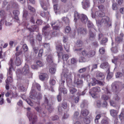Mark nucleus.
I'll return each mask as SVG.
<instances>
[{
  "label": "nucleus",
  "mask_w": 124,
  "mask_h": 124,
  "mask_svg": "<svg viewBox=\"0 0 124 124\" xmlns=\"http://www.w3.org/2000/svg\"><path fill=\"white\" fill-rule=\"evenodd\" d=\"M92 45L94 48L97 47L98 46V43L97 42V41H95L93 42L92 44Z\"/></svg>",
  "instance_id": "nucleus-47"
},
{
  "label": "nucleus",
  "mask_w": 124,
  "mask_h": 124,
  "mask_svg": "<svg viewBox=\"0 0 124 124\" xmlns=\"http://www.w3.org/2000/svg\"><path fill=\"white\" fill-rule=\"evenodd\" d=\"M123 75L122 73L120 72L116 73V78H119L122 77Z\"/></svg>",
  "instance_id": "nucleus-56"
},
{
  "label": "nucleus",
  "mask_w": 124,
  "mask_h": 124,
  "mask_svg": "<svg viewBox=\"0 0 124 124\" xmlns=\"http://www.w3.org/2000/svg\"><path fill=\"white\" fill-rule=\"evenodd\" d=\"M87 25L88 27L89 28L92 27L93 26V24L89 21L87 22Z\"/></svg>",
  "instance_id": "nucleus-52"
},
{
  "label": "nucleus",
  "mask_w": 124,
  "mask_h": 124,
  "mask_svg": "<svg viewBox=\"0 0 124 124\" xmlns=\"http://www.w3.org/2000/svg\"><path fill=\"white\" fill-rule=\"evenodd\" d=\"M60 22L57 21L55 22H52L51 23L52 26L53 27L54 30H57L59 29V26L60 24Z\"/></svg>",
  "instance_id": "nucleus-15"
},
{
  "label": "nucleus",
  "mask_w": 124,
  "mask_h": 124,
  "mask_svg": "<svg viewBox=\"0 0 124 124\" xmlns=\"http://www.w3.org/2000/svg\"><path fill=\"white\" fill-rule=\"evenodd\" d=\"M78 32L79 34L85 35L86 33V29L82 27H79L78 30Z\"/></svg>",
  "instance_id": "nucleus-16"
},
{
  "label": "nucleus",
  "mask_w": 124,
  "mask_h": 124,
  "mask_svg": "<svg viewBox=\"0 0 124 124\" xmlns=\"http://www.w3.org/2000/svg\"><path fill=\"white\" fill-rule=\"evenodd\" d=\"M13 13L14 16H18L19 14L20 13L18 11L16 10L13 11Z\"/></svg>",
  "instance_id": "nucleus-58"
},
{
  "label": "nucleus",
  "mask_w": 124,
  "mask_h": 124,
  "mask_svg": "<svg viewBox=\"0 0 124 124\" xmlns=\"http://www.w3.org/2000/svg\"><path fill=\"white\" fill-rule=\"evenodd\" d=\"M52 32V31H50L48 32H45L44 35L46 39L47 40L50 39L52 37L51 33Z\"/></svg>",
  "instance_id": "nucleus-17"
},
{
  "label": "nucleus",
  "mask_w": 124,
  "mask_h": 124,
  "mask_svg": "<svg viewBox=\"0 0 124 124\" xmlns=\"http://www.w3.org/2000/svg\"><path fill=\"white\" fill-rule=\"evenodd\" d=\"M89 113L88 111L86 109L82 110L81 112L82 115L85 116H86L88 115Z\"/></svg>",
  "instance_id": "nucleus-30"
},
{
  "label": "nucleus",
  "mask_w": 124,
  "mask_h": 124,
  "mask_svg": "<svg viewBox=\"0 0 124 124\" xmlns=\"http://www.w3.org/2000/svg\"><path fill=\"white\" fill-rule=\"evenodd\" d=\"M49 26L48 25H46V26L43 27L42 28V31L43 32L44 34V33L45 32H46L45 31L46 30L47 28H49Z\"/></svg>",
  "instance_id": "nucleus-53"
},
{
  "label": "nucleus",
  "mask_w": 124,
  "mask_h": 124,
  "mask_svg": "<svg viewBox=\"0 0 124 124\" xmlns=\"http://www.w3.org/2000/svg\"><path fill=\"white\" fill-rule=\"evenodd\" d=\"M36 63L38 66L40 67H42L43 65L42 62L39 61H37Z\"/></svg>",
  "instance_id": "nucleus-43"
},
{
  "label": "nucleus",
  "mask_w": 124,
  "mask_h": 124,
  "mask_svg": "<svg viewBox=\"0 0 124 124\" xmlns=\"http://www.w3.org/2000/svg\"><path fill=\"white\" fill-rule=\"evenodd\" d=\"M12 70H11V69L10 68L9 69V70L8 71L7 74L8 78L6 81H7L8 82V83L9 84V82H11L13 81L12 79Z\"/></svg>",
  "instance_id": "nucleus-11"
},
{
  "label": "nucleus",
  "mask_w": 124,
  "mask_h": 124,
  "mask_svg": "<svg viewBox=\"0 0 124 124\" xmlns=\"http://www.w3.org/2000/svg\"><path fill=\"white\" fill-rule=\"evenodd\" d=\"M23 62L22 58H20L19 57H16L15 61V64L17 66L20 65Z\"/></svg>",
  "instance_id": "nucleus-20"
},
{
  "label": "nucleus",
  "mask_w": 124,
  "mask_h": 124,
  "mask_svg": "<svg viewBox=\"0 0 124 124\" xmlns=\"http://www.w3.org/2000/svg\"><path fill=\"white\" fill-rule=\"evenodd\" d=\"M28 111L27 112V116L29 118L30 121L32 124H34L36 120L37 117L34 115H33L32 112L30 111V108H27Z\"/></svg>",
  "instance_id": "nucleus-6"
},
{
  "label": "nucleus",
  "mask_w": 124,
  "mask_h": 124,
  "mask_svg": "<svg viewBox=\"0 0 124 124\" xmlns=\"http://www.w3.org/2000/svg\"><path fill=\"white\" fill-rule=\"evenodd\" d=\"M77 18H80L82 22L84 23H86L88 20L87 16H74V20L75 21L77 20Z\"/></svg>",
  "instance_id": "nucleus-12"
},
{
  "label": "nucleus",
  "mask_w": 124,
  "mask_h": 124,
  "mask_svg": "<svg viewBox=\"0 0 124 124\" xmlns=\"http://www.w3.org/2000/svg\"><path fill=\"white\" fill-rule=\"evenodd\" d=\"M55 80L53 79H51L50 81V83L51 85H54L55 83Z\"/></svg>",
  "instance_id": "nucleus-62"
},
{
  "label": "nucleus",
  "mask_w": 124,
  "mask_h": 124,
  "mask_svg": "<svg viewBox=\"0 0 124 124\" xmlns=\"http://www.w3.org/2000/svg\"><path fill=\"white\" fill-rule=\"evenodd\" d=\"M101 68L102 69H106L108 71H109V65L108 63L105 62L101 63L100 65Z\"/></svg>",
  "instance_id": "nucleus-19"
},
{
  "label": "nucleus",
  "mask_w": 124,
  "mask_h": 124,
  "mask_svg": "<svg viewBox=\"0 0 124 124\" xmlns=\"http://www.w3.org/2000/svg\"><path fill=\"white\" fill-rule=\"evenodd\" d=\"M71 29L70 27L68 26H67L65 28V31L67 33H69Z\"/></svg>",
  "instance_id": "nucleus-60"
},
{
  "label": "nucleus",
  "mask_w": 124,
  "mask_h": 124,
  "mask_svg": "<svg viewBox=\"0 0 124 124\" xmlns=\"http://www.w3.org/2000/svg\"><path fill=\"white\" fill-rule=\"evenodd\" d=\"M47 61L49 63H51L53 62V58L51 54L47 56L46 59Z\"/></svg>",
  "instance_id": "nucleus-26"
},
{
  "label": "nucleus",
  "mask_w": 124,
  "mask_h": 124,
  "mask_svg": "<svg viewBox=\"0 0 124 124\" xmlns=\"http://www.w3.org/2000/svg\"><path fill=\"white\" fill-rule=\"evenodd\" d=\"M56 71V69L54 68H51L49 70V72L51 73H54Z\"/></svg>",
  "instance_id": "nucleus-55"
},
{
  "label": "nucleus",
  "mask_w": 124,
  "mask_h": 124,
  "mask_svg": "<svg viewBox=\"0 0 124 124\" xmlns=\"http://www.w3.org/2000/svg\"><path fill=\"white\" fill-rule=\"evenodd\" d=\"M111 51L114 53H116L118 52L117 47L116 46L113 47L111 49Z\"/></svg>",
  "instance_id": "nucleus-42"
},
{
  "label": "nucleus",
  "mask_w": 124,
  "mask_h": 124,
  "mask_svg": "<svg viewBox=\"0 0 124 124\" xmlns=\"http://www.w3.org/2000/svg\"><path fill=\"white\" fill-rule=\"evenodd\" d=\"M62 106L64 109H67V110L68 111L69 110V107L67 106L66 102H63L62 104Z\"/></svg>",
  "instance_id": "nucleus-36"
},
{
  "label": "nucleus",
  "mask_w": 124,
  "mask_h": 124,
  "mask_svg": "<svg viewBox=\"0 0 124 124\" xmlns=\"http://www.w3.org/2000/svg\"><path fill=\"white\" fill-rule=\"evenodd\" d=\"M45 106L46 108H47L48 111L51 112L53 110V108L51 107L50 105H48V100L47 99L46 97H45Z\"/></svg>",
  "instance_id": "nucleus-13"
},
{
  "label": "nucleus",
  "mask_w": 124,
  "mask_h": 124,
  "mask_svg": "<svg viewBox=\"0 0 124 124\" xmlns=\"http://www.w3.org/2000/svg\"><path fill=\"white\" fill-rule=\"evenodd\" d=\"M82 54L84 56H87L88 58H91L93 57L95 55V52L94 50H91L88 52L84 50L82 51Z\"/></svg>",
  "instance_id": "nucleus-10"
},
{
  "label": "nucleus",
  "mask_w": 124,
  "mask_h": 124,
  "mask_svg": "<svg viewBox=\"0 0 124 124\" xmlns=\"http://www.w3.org/2000/svg\"><path fill=\"white\" fill-rule=\"evenodd\" d=\"M22 71L23 74L24 75H27L29 73V67L28 65L25 64L24 66L22 69Z\"/></svg>",
  "instance_id": "nucleus-14"
},
{
  "label": "nucleus",
  "mask_w": 124,
  "mask_h": 124,
  "mask_svg": "<svg viewBox=\"0 0 124 124\" xmlns=\"http://www.w3.org/2000/svg\"><path fill=\"white\" fill-rule=\"evenodd\" d=\"M99 52L100 54H104L105 52V49L104 48L102 47L100 48L99 50Z\"/></svg>",
  "instance_id": "nucleus-50"
},
{
  "label": "nucleus",
  "mask_w": 124,
  "mask_h": 124,
  "mask_svg": "<svg viewBox=\"0 0 124 124\" xmlns=\"http://www.w3.org/2000/svg\"><path fill=\"white\" fill-rule=\"evenodd\" d=\"M112 89L114 92H116L119 89L118 85L116 82L113 83L112 85Z\"/></svg>",
  "instance_id": "nucleus-18"
},
{
  "label": "nucleus",
  "mask_w": 124,
  "mask_h": 124,
  "mask_svg": "<svg viewBox=\"0 0 124 124\" xmlns=\"http://www.w3.org/2000/svg\"><path fill=\"white\" fill-rule=\"evenodd\" d=\"M63 20L65 23L68 24L69 23V20L67 17H65L64 18Z\"/></svg>",
  "instance_id": "nucleus-63"
},
{
  "label": "nucleus",
  "mask_w": 124,
  "mask_h": 124,
  "mask_svg": "<svg viewBox=\"0 0 124 124\" xmlns=\"http://www.w3.org/2000/svg\"><path fill=\"white\" fill-rule=\"evenodd\" d=\"M113 99L115 101H118L120 99L119 98L117 94H116L114 95Z\"/></svg>",
  "instance_id": "nucleus-59"
},
{
  "label": "nucleus",
  "mask_w": 124,
  "mask_h": 124,
  "mask_svg": "<svg viewBox=\"0 0 124 124\" xmlns=\"http://www.w3.org/2000/svg\"><path fill=\"white\" fill-rule=\"evenodd\" d=\"M101 124H108V121L106 119H103L101 121Z\"/></svg>",
  "instance_id": "nucleus-41"
},
{
  "label": "nucleus",
  "mask_w": 124,
  "mask_h": 124,
  "mask_svg": "<svg viewBox=\"0 0 124 124\" xmlns=\"http://www.w3.org/2000/svg\"><path fill=\"white\" fill-rule=\"evenodd\" d=\"M48 76L46 73H41L39 75V78L42 80H44L45 78H48Z\"/></svg>",
  "instance_id": "nucleus-24"
},
{
  "label": "nucleus",
  "mask_w": 124,
  "mask_h": 124,
  "mask_svg": "<svg viewBox=\"0 0 124 124\" xmlns=\"http://www.w3.org/2000/svg\"><path fill=\"white\" fill-rule=\"evenodd\" d=\"M31 95L30 97L31 99L35 101L38 100V99H41V95L39 94V95L36 94V92L34 90H32L30 93Z\"/></svg>",
  "instance_id": "nucleus-9"
},
{
  "label": "nucleus",
  "mask_w": 124,
  "mask_h": 124,
  "mask_svg": "<svg viewBox=\"0 0 124 124\" xmlns=\"http://www.w3.org/2000/svg\"><path fill=\"white\" fill-rule=\"evenodd\" d=\"M104 13L101 11H96L95 13V16H101L103 15Z\"/></svg>",
  "instance_id": "nucleus-35"
},
{
  "label": "nucleus",
  "mask_w": 124,
  "mask_h": 124,
  "mask_svg": "<svg viewBox=\"0 0 124 124\" xmlns=\"http://www.w3.org/2000/svg\"><path fill=\"white\" fill-rule=\"evenodd\" d=\"M64 46L65 49L67 52H69V46L66 43H65L64 44Z\"/></svg>",
  "instance_id": "nucleus-37"
},
{
  "label": "nucleus",
  "mask_w": 124,
  "mask_h": 124,
  "mask_svg": "<svg viewBox=\"0 0 124 124\" xmlns=\"http://www.w3.org/2000/svg\"><path fill=\"white\" fill-rule=\"evenodd\" d=\"M35 109L36 110L41 114H45V112L43 111V109H42L40 107H37L35 108Z\"/></svg>",
  "instance_id": "nucleus-29"
},
{
  "label": "nucleus",
  "mask_w": 124,
  "mask_h": 124,
  "mask_svg": "<svg viewBox=\"0 0 124 124\" xmlns=\"http://www.w3.org/2000/svg\"><path fill=\"white\" fill-rule=\"evenodd\" d=\"M63 71L61 75V80L60 82V85L59 86V90L60 92H63L64 94H66L67 92V90L64 88V83H65V79L66 78L67 82V79L66 78L68 77V69L67 66L64 65H63Z\"/></svg>",
  "instance_id": "nucleus-1"
},
{
  "label": "nucleus",
  "mask_w": 124,
  "mask_h": 124,
  "mask_svg": "<svg viewBox=\"0 0 124 124\" xmlns=\"http://www.w3.org/2000/svg\"><path fill=\"white\" fill-rule=\"evenodd\" d=\"M99 9L101 10V11H103L104 9V7L102 5H98V6Z\"/></svg>",
  "instance_id": "nucleus-48"
},
{
  "label": "nucleus",
  "mask_w": 124,
  "mask_h": 124,
  "mask_svg": "<svg viewBox=\"0 0 124 124\" xmlns=\"http://www.w3.org/2000/svg\"><path fill=\"white\" fill-rule=\"evenodd\" d=\"M56 47V49L58 53V52L61 51L62 49V45L61 44H59L57 45Z\"/></svg>",
  "instance_id": "nucleus-27"
},
{
  "label": "nucleus",
  "mask_w": 124,
  "mask_h": 124,
  "mask_svg": "<svg viewBox=\"0 0 124 124\" xmlns=\"http://www.w3.org/2000/svg\"><path fill=\"white\" fill-rule=\"evenodd\" d=\"M90 34V37L89 39H90L92 40V38H94L95 35V34H94L93 33L91 32H89Z\"/></svg>",
  "instance_id": "nucleus-45"
},
{
  "label": "nucleus",
  "mask_w": 124,
  "mask_h": 124,
  "mask_svg": "<svg viewBox=\"0 0 124 124\" xmlns=\"http://www.w3.org/2000/svg\"><path fill=\"white\" fill-rule=\"evenodd\" d=\"M96 84H98L101 86H103L105 85V83L104 81L97 80L95 78H93L91 79L90 82L89 83V86H90L91 85L94 86Z\"/></svg>",
  "instance_id": "nucleus-7"
},
{
  "label": "nucleus",
  "mask_w": 124,
  "mask_h": 124,
  "mask_svg": "<svg viewBox=\"0 0 124 124\" xmlns=\"http://www.w3.org/2000/svg\"><path fill=\"white\" fill-rule=\"evenodd\" d=\"M86 61V59L84 57H80L79 59V62H85Z\"/></svg>",
  "instance_id": "nucleus-46"
},
{
  "label": "nucleus",
  "mask_w": 124,
  "mask_h": 124,
  "mask_svg": "<svg viewBox=\"0 0 124 124\" xmlns=\"http://www.w3.org/2000/svg\"><path fill=\"white\" fill-rule=\"evenodd\" d=\"M113 76V74L111 73H109L108 74L107 78L108 79L111 78Z\"/></svg>",
  "instance_id": "nucleus-51"
},
{
  "label": "nucleus",
  "mask_w": 124,
  "mask_h": 124,
  "mask_svg": "<svg viewBox=\"0 0 124 124\" xmlns=\"http://www.w3.org/2000/svg\"><path fill=\"white\" fill-rule=\"evenodd\" d=\"M79 113L78 112H75L73 114V119L74 120L78 118L79 115Z\"/></svg>",
  "instance_id": "nucleus-34"
},
{
  "label": "nucleus",
  "mask_w": 124,
  "mask_h": 124,
  "mask_svg": "<svg viewBox=\"0 0 124 124\" xmlns=\"http://www.w3.org/2000/svg\"><path fill=\"white\" fill-rule=\"evenodd\" d=\"M28 8L31 12L33 13L35 12V10L30 5H28Z\"/></svg>",
  "instance_id": "nucleus-44"
},
{
  "label": "nucleus",
  "mask_w": 124,
  "mask_h": 124,
  "mask_svg": "<svg viewBox=\"0 0 124 124\" xmlns=\"http://www.w3.org/2000/svg\"><path fill=\"white\" fill-rule=\"evenodd\" d=\"M112 8L113 10H116L117 9V7L116 6V3H113Z\"/></svg>",
  "instance_id": "nucleus-61"
},
{
  "label": "nucleus",
  "mask_w": 124,
  "mask_h": 124,
  "mask_svg": "<svg viewBox=\"0 0 124 124\" xmlns=\"http://www.w3.org/2000/svg\"><path fill=\"white\" fill-rule=\"evenodd\" d=\"M102 90L104 91L103 93L105 94H103L101 95V99L102 100L106 101L109 99L111 96V93L107 88H102Z\"/></svg>",
  "instance_id": "nucleus-3"
},
{
  "label": "nucleus",
  "mask_w": 124,
  "mask_h": 124,
  "mask_svg": "<svg viewBox=\"0 0 124 124\" xmlns=\"http://www.w3.org/2000/svg\"><path fill=\"white\" fill-rule=\"evenodd\" d=\"M110 111V115L113 117H116L117 116L118 113L117 111L114 109H111Z\"/></svg>",
  "instance_id": "nucleus-25"
},
{
  "label": "nucleus",
  "mask_w": 124,
  "mask_h": 124,
  "mask_svg": "<svg viewBox=\"0 0 124 124\" xmlns=\"http://www.w3.org/2000/svg\"><path fill=\"white\" fill-rule=\"evenodd\" d=\"M69 58V56L67 54H64L62 56V59L64 61H66Z\"/></svg>",
  "instance_id": "nucleus-40"
},
{
  "label": "nucleus",
  "mask_w": 124,
  "mask_h": 124,
  "mask_svg": "<svg viewBox=\"0 0 124 124\" xmlns=\"http://www.w3.org/2000/svg\"><path fill=\"white\" fill-rule=\"evenodd\" d=\"M110 105L113 107H116V103L112 100L110 101Z\"/></svg>",
  "instance_id": "nucleus-57"
},
{
  "label": "nucleus",
  "mask_w": 124,
  "mask_h": 124,
  "mask_svg": "<svg viewBox=\"0 0 124 124\" xmlns=\"http://www.w3.org/2000/svg\"><path fill=\"white\" fill-rule=\"evenodd\" d=\"M82 41L80 40H78L77 41L76 43L77 46L78 47H81L82 45Z\"/></svg>",
  "instance_id": "nucleus-49"
},
{
  "label": "nucleus",
  "mask_w": 124,
  "mask_h": 124,
  "mask_svg": "<svg viewBox=\"0 0 124 124\" xmlns=\"http://www.w3.org/2000/svg\"><path fill=\"white\" fill-rule=\"evenodd\" d=\"M23 50L24 52L27 51L28 50V47L26 44H24L21 47L20 45H19L17 46L16 49V51H19L17 52L15 54L16 56H18L19 55L22 54L23 53L22 50Z\"/></svg>",
  "instance_id": "nucleus-2"
},
{
  "label": "nucleus",
  "mask_w": 124,
  "mask_h": 124,
  "mask_svg": "<svg viewBox=\"0 0 124 124\" xmlns=\"http://www.w3.org/2000/svg\"><path fill=\"white\" fill-rule=\"evenodd\" d=\"M29 30L31 32L34 31H38L39 28L36 25H33L32 26L31 28H29Z\"/></svg>",
  "instance_id": "nucleus-23"
},
{
  "label": "nucleus",
  "mask_w": 124,
  "mask_h": 124,
  "mask_svg": "<svg viewBox=\"0 0 124 124\" xmlns=\"http://www.w3.org/2000/svg\"><path fill=\"white\" fill-rule=\"evenodd\" d=\"M124 34L123 33H121L120 34V37H117L115 38L116 41L118 43H119L123 39V37L124 36Z\"/></svg>",
  "instance_id": "nucleus-22"
},
{
  "label": "nucleus",
  "mask_w": 124,
  "mask_h": 124,
  "mask_svg": "<svg viewBox=\"0 0 124 124\" xmlns=\"http://www.w3.org/2000/svg\"><path fill=\"white\" fill-rule=\"evenodd\" d=\"M69 91L71 93L73 94L77 91V90L73 87H70Z\"/></svg>",
  "instance_id": "nucleus-31"
},
{
  "label": "nucleus",
  "mask_w": 124,
  "mask_h": 124,
  "mask_svg": "<svg viewBox=\"0 0 124 124\" xmlns=\"http://www.w3.org/2000/svg\"><path fill=\"white\" fill-rule=\"evenodd\" d=\"M101 91L100 87L99 86H96L91 89L90 90L89 93L92 97L96 98L97 97V94L96 93L100 92Z\"/></svg>",
  "instance_id": "nucleus-4"
},
{
  "label": "nucleus",
  "mask_w": 124,
  "mask_h": 124,
  "mask_svg": "<svg viewBox=\"0 0 124 124\" xmlns=\"http://www.w3.org/2000/svg\"><path fill=\"white\" fill-rule=\"evenodd\" d=\"M90 78V76L88 75H83L81 76V78H84L85 80H86L88 81V79Z\"/></svg>",
  "instance_id": "nucleus-39"
},
{
  "label": "nucleus",
  "mask_w": 124,
  "mask_h": 124,
  "mask_svg": "<svg viewBox=\"0 0 124 124\" xmlns=\"http://www.w3.org/2000/svg\"><path fill=\"white\" fill-rule=\"evenodd\" d=\"M84 121L85 123L87 124L89 123L90 122L89 119L87 118H85L84 119Z\"/></svg>",
  "instance_id": "nucleus-64"
},
{
  "label": "nucleus",
  "mask_w": 124,
  "mask_h": 124,
  "mask_svg": "<svg viewBox=\"0 0 124 124\" xmlns=\"http://www.w3.org/2000/svg\"><path fill=\"white\" fill-rule=\"evenodd\" d=\"M80 76L79 74H77L75 76L74 78V83L77 85L78 87L81 86L83 83V81L81 79Z\"/></svg>",
  "instance_id": "nucleus-8"
},
{
  "label": "nucleus",
  "mask_w": 124,
  "mask_h": 124,
  "mask_svg": "<svg viewBox=\"0 0 124 124\" xmlns=\"http://www.w3.org/2000/svg\"><path fill=\"white\" fill-rule=\"evenodd\" d=\"M41 5L42 7L45 10H47V7L49 6V4L47 1L46 3H43V5L42 6V3H41Z\"/></svg>",
  "instance_id": "nucleus-28"
},
{
  "label": "nucleus",
  "mask_w": 124,
  "mask_h": 124,
  "mask_svg": "<svg viewBox=\"0 0 124 124\" xmlns=\"http://www.w3.org/2000/svg\"><path fill=\"white\" fill-rule=\"evenodd\" d=\"M108 41L107 39L106 38H103L101 42V43L102 44H103L106 42Z\"/></svg>",
  "instance_id": "nucleus-54"
},
{
  "label": "nucleus",
  "mask_w": 124,
  "mask_h": 124,
  "mask_svg": "<svg viewBox=\"0 0 124 124\" xmlns=\"http://www.w3.org/2000/svg\"><path fill=\"white\" fill-rule=\"evenodd\" d=\"M102 115L99 114L97 115L96 116V119H95V122L96 123H98V120L100 119L101 116Z\"/></svg>",
  "instance_id": "nucleus-33"
},
{
  "label": "nucleus",
  "mask_w": 124,
  "mask_h": 124,
  "mask_svg": "<svg viewBox=\"0 0 124 124\" xmlns=\"http://www.w3.org/2000/svg\"><path fill=\"white\" fill-rule=\"evenodd\" d=\"M35 88L37 89L39 91L41 90V86L40 85L35 82L33 84L32 88L33 90Z\"/></svg>",
  "instance_id": "nucleus-21"
},
{
  "label": "nucleus",
  "mask_w": 124,
  "mask_h": 124,
  "mask_svg": "<svg viewBox=\"0 0 124 124\" xmlns=\"http://www.w3.org/2000/svg\"><path fill=\"white\" fill-rule=\"evenodd\" d=\"M26 101L27 103L30 106H33L34 105V103L29 99H27L26 100Z\"/></svg>",
  "instance_id": "nucleus-38"
},
{
  "label": "nucleus",
  "mask_w": 124,
  "mask_h": 124,
  "mask_svg": "<svg viewBox=\"0 0 124 124\" xmlns=\"http://www.w3.org/2000/svg\"><path fill=\"white\" fill-rule=\"evenodd\" d=\"M99 17V20H96L97 24L99 27H100L101 25L103 24H108L110 22V20L108 17H107L106 18H105L104 19L101 20L102 18Z\"/></svg>",
  "instance_id": "nucleus-5"
},
{
  "label": "nucleus",
  "mask_w": 124,
  "mask_h": 124,
  "mask_svg": "<svg viewBox=\"0 0 124 124\" xmlns=\"http://www.w3.org/2000/svg\"><path fill=\"white\" fill-rule=\"evenodd\" d=\"M96 75L97 77H101L103 79L104 78H105L103 74L99 71L97 72Z\"/></svg>",
  "instance_id": "nucleus-32"
}]
</instances>
